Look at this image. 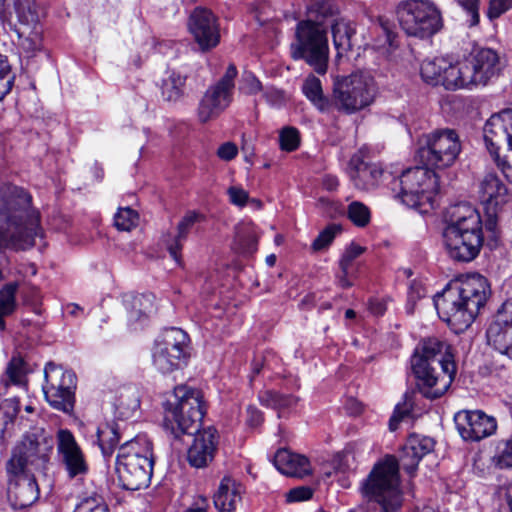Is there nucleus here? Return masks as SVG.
<instances>
[{"instance_id":"f257e3e1","label":"nucleus","mask_w":512,"mask_h":512,"mask_svg":"<svg viewBox=\"0 0 512 512\" xmlns=\"http://www.w3.org/2000/svg\"><path fill=\"white\" fill-rule=\"evenodd\" d=\"M173 395L174 402L168 400L166 403L165 426L175 437L195 434L187 452V460L195 468L206 467L214 459L218 434L213 427L198 431L205 414L202 393L181 385L174 389Z\"/></svg>"},{"instance_id":"f03ea898","label":"nucleus","mask_w":512,"mask_h":512,"mask_svg":"<svg viewBox=\"0 0 512 512\" xmlns=\"http://www.w3.org/2000/svg\"><path fill=\"white\" fill-rule=\"evenodd\" d=\"M42 236L39 214L31 208V196L22 188L7 186L0 197V282L9 259L4 250H27Z\"/></svg>"},{"instance_id":"7ed1b4c3","label":"nucleus","mask_w":512,"mask_h":512,"mask_svg":"<svg viewBox=\"0 0 512 512\" xmlns=\"http://www.w3.org/2000/svg\"><path fill=\"white\" fill-rule=\"evenodd\" d=\"M489 294L487 279L480 274H470L449 283L434 296L433 302L440 319L459 333L473 323Z\"/></svg>"},{"instance_id":"20e7f679","label":"nucleus","mask_w":512,"mask_h":512,"mask_svg":"<svg viewBox=\"0 0 512 512\" xmlns=\"http://www.w3.org/2000/svg\"><path fill=\"white\" fill-rule=\"evenodd\" d=\"M411 368L419 391L429 399L444 395L456 373L450 346L437 338L419 342L411 357Z\"/></svg>"},{"instance_id":"39448f33","label":"nucleus","mask_w":512,"mask_h":512,"mask_svg":"<svg viewBox=\"0 0 512 512\" xmlns=\"http://www.w3.org/2000/svg\"><path fill=\"white\" fill-rule=\"evenodd\" d=\"M444 222L442 238L449 258L461 263L474 260L484 242L479 212L470 204L459 203L446 210Z\"/></svg>"},{"instance_id":"423d86ee","label":"nucleus","mask_w":512,"mask_h":512,"mask_svg":"<svg viewBox=\"0 0 512 512\" xmlns=\"http://www.w3.org/2000/svg\"><path fill=\"white\" fill-rule=\"evenodd\" d=\"M417 455L412 454L403 446L399 459L387 455L377 463L362 485V492L369 500L381 507V512H397L402 506L400 490L399 466L413 476L420 462Z\"/></svg>"},{"instance_id":"0eeeda50","label":"nucleus","mask_w":512,"mask_h":512,"mask_svg":"<svg viewBox=\"0 0 512 512\" xmlns=\"http://www.w3.org/2000/svg\"><path fill=\"white\" fill-rule=\"evenodd\" d=\"M307 9V20L297 24L295 41L291 43V56L293 59H303L318 74L327 71L329 47L326 29L322 20L328 15L330 5L326 0H312Z\"/></svg>"},{"instance_id":"6e6552de","label":"nucleus","mask_w":512,"mask_h":512,"mask_svg":"<svg viewBox=\"0 0 512 512\" xmlns=\"http://www.w3.org/2000/svg\"><path fill=\"white\" fill-rule=\"evenodd\" d=\"M153 466L152 443L146 435H137L120 446L116 472L124 489L135 491L148 487Z\"/></svg>"},{"instance_id":"1a4fd4ad","label":"nucleus","mask_w":512,"mask_h":512,"mask_svg":"<svg viewBox=\"0 0 512 512\" xmlns=\"http://www.w3.org/2000/svg\"><path fill=\"white\" fill-rule=\"evenodd\" d=\"M54 447L51 432L43 427H33L23 434L6 463L7 473L43 469L50 460Z\"/></svg>"},{"instance_id":"9d476101","label":"nucleus","mask_w":512,"mask_h":512,"mask_svg":"<svg viewBox=\"0 0 512 512\" xmlns=\"http://www.w3.org/2000/svg\"><path fill=\"white\" fill-rule=\"evenodd\" d=\"M376 94V82L369 74L356 72L334 78L332 101L339 112L356 113L371 105Z\"/></svg>"},{"instance_id":"9b49d317","label":"nucleus","mask_w":512,"mask_h":512,"mask_svg":"<svg viewBox=\"0 0 512 512\" xmlns=\"http://www.w3.org/2000/svg\"><path fill=\"white\" fill-rule=\"evenodd\" d=\"M396 15L408 36L430 38L443 28L439 7L431 0H404L398 3Z\"/></svg>"},{"instance_id":"f8f14e48","label":"nucleus","mask_w":512,"mask_h":512,"mask_svg":"<svg viewBox=\"0 0 512 512\" xmlns=\"http://www.w3.org/2000/svg\"><path fill=\"white\" fill-rule=\"evenodd\" d=\"M485 146L505 178L512 183V110L492 115L483 127Z\"/></svg>"},{"instance_id":"ddd939ff","label":"nucleus","mask_w":512,"mask_h":512,"mask_svg":"<svg viewBox=\"0 0 512 512\" xmlns=\"http://www.w3.org/2000/svg\"><path fill=\"white\" fill-rule=\"evenodd\" d=\"M398 197L410 208L425 213L433 207L439 190L437 174L428 166H417L404 171L399 178Z\"/></svg>"},{"instance_id":"4468645a","label":"nucleus","mask_w":512,"mask_h":512,"mask_svg":"<svg viewBox=\"0 0 512 512\" xmlns=\"http://www.w3.org/2000/svg\"><path fill=\"white\" fill-rule=\"evenodd\" d=\"M461 152V143L456 131L437 129L422 135L417 155L430 168L445 169L452 166Z\"/></svg>"},{"instance_id":"2eb2a0df","label":"nucleus","mask_w":512,"mask_h":512,"mask_svg":"<svg viewBox=\"0 0 512 512\" xmlns=\"http://www.w3.org/2000/svg\"><path fill=\"white\" fill-rule=\"evenodd\" d=\"M43 393L46 401L56 410L70 413L74 409L77 378L74 372L53 362L44 369Z\"/></svg>"},{"instance_id":"dca6fc26","label":"nucleus","mask_w":512,"mask_h":512,"mask_svg":"<svg viewBox=\"0 0 512 512\" xmlns=\"http://www.w3.org/2000/svg\"><path fill=\"white\" fill-rule=\"evenodd\" d=\"M188 334L180 328L166 329L155 341L153 364L161 373H170L186 364Z\"/></svg>"},{"instance_id":"f3484780","label":"nucleus","mask_w":512,"mask_h":512,"mask_svg":"<svg viewBox=\"0 0 512 512\" xmlns=\"http://www.w3.org/2000/svg\"><path fill=\"white\" fill-rule=\"evenodd\" d=\"M237 74L236 66L230 64L221 79L206 90L198 107L201 122H208L218 117L230 105Z\"/></svg>"},{"instance_id":"a211bd4d","label":"nucleus","mask_w":512,"mask_h":512,"mask_svg":"<svg viewBox=\"0 0 512 512\" xmlns=\"http://www.w3.org/2000/svg\"><path fill=\"white\" fill-rule=\"evenodd\" d=\"M455 424L463 440L471 442L490 437L497 430L496 419L481 410L458 412Z\"/></svg>"},{"instance_id":"6ab92c4d","label":"nucleus","mask_w":512,"mask_h":512,"mask_svg":"<svg viewBox=\"0 0 512 512\" xmlns=\"http://www.w3.org/2000/svg\"><path fill=\"white\" fill-rule=\"evenodd\" d=\"M56 449L59 462L64 466L70 478L87 473L88 465L85 455L70 430L59 429L57 431Z\"/></svg>"},{"instance_id":"aec40b11","label":"nucleus","mask_w":512,"mask_h":512,"mask_svg":"<svg viewBox=\"0 0 512 512\" xmlns=\"http://www.w3.org/2000/svg\"><path fill=\"white\" fill-rule=\"evenodd\" d=\"M188 29L201 51L211 50L220 42L217 18L206 8L194 9L188 20Z\"/></svg>"},{"instance_id":"412c9836","label":"nucleus","mask_w":512,"mask_h":512,"mask_svg":"<svg viewBox=\"0 0 512 512\" xmlns=\"http://www.w3.org/2000/svg\"><path fill=\"white\" fill-rule=\"evenodd\" d=\"M487 343L501 355L512 359V299L498 310L496 320L486 331Z\"/></svg>"},{"instance_id":"4be33fe9","label":"nucleus","mask_w":512,"mask_h":512,"mask_svg":"<svg viewBox=\"0 0 512 512\" xmlns=\"http://www.w3.org/2000/svg\"><path fill=\"white\" fill-rule=\"evenodd\" d=\"M366 159V152L360 149L352 155L347 167V174L353 186L362 191L375 188L383 175V169L379 164L370 163Z\"/></svg>"},{"instance_id":"5701e85b","label":"nucleus","mask_w":512,"mask_h":512,"mask_svg":"<svg viewBox=\"0 0 512 512\" xmlns=\"http://www.w3.org/2000/svg\"><path fill=\"white\" fill-rule=\"evenodd\" d=\"M8 501L14 509H24L33 505L39 498V487L30 471L8 473Z\"/></svg>"},{"instance_id":"b1692460","label":"nucleus","mask_w":512,"mask_h":512,"mask_svg":"<svg viewBox=\"0 0 512 512\" xmlns=\"http://www.w3.org/2000/svg\"><path fill=\"white\" fill-rule=\"evenodd\" d=\"M471 68L475 86L486 85L492 78L498 76L501 70L500 57L490 48H481L467 58Z\"/></svg>"},{"instance_id":"393cba45","label":"nucleus","mask_w":512,"mask_h":512,"mask_svg":"<svg viewBox=\"0 0 512 512\" xmlns=\"http://www.w3.org/2000/svg\"><path fill=\"white\" fill-rule=\"evenodd\" d=\"M16 10L21 21L36 22V12L32 1L27 0L26 4L20 0L16 3ZM28 23L25 24L24 28L19 30L20 46L27 53H34L41 49L42 38L41 29L38 25H35L32 30L28 29Z\"/></svg>"},{"instance_id":"a878e982","label":"nucleus","mask_w":512,"mask_h":512,"mask_svg":"<svg viewBox=\"0 0 512 512\" xmlns=\"http://www.w3.org/2000/svg\"><path fill=\"white\" fill-rule=\"evenodd\" d=\"M479 197L482 203L494 209L509 201L508 189L495 173H487L481 179Z\"/></svg>"},{"instance_id":"bb28decb","label":"nucleus","mask_w":512,"mask_h":512,"mask_svg":"<svg viewBox=\"0 0 512 512\" xmlns=\"http://www.w3.org/2000/svg\"><path fill=\"white\" fill-rule=\"evenodd\" d=\"M274 465L279 472L291 477L302 478L311 473L308 458L287 449H280L276 452Z\"/></svg>"},{"instance_id":"cd10ccee","label":"nucleus","mask_w":512,"mask_h":512,"mask_svg":"<svg viewBox=\"0 0 512 512\" xmlns=\"http://www.w3.org/2000/svg\"><path fill=\"white\" fill-rule=\"evenodd\" d=\"M242 486L231 477H224L214 494V505L221 512H233L241 502Z\"/></svg>"},{"instance_id":"c85d7f7f","label":"nucleus","mask_w":512,"mask_h":512,"mask_svg":"<svg viewBox=\"0 0 512 512\" xmlns=\"http://www.w3.org/2000/svg\"><path fill=\"white\" fill-rule=\"evenodd\" d=\"M204 220V215L196 211H188L177 225V234L174 237L168 236L165 240L167 250L171 257L180 263V251L193 226Z\"/></svg>"},{"instance_id":"c756f323","label":"nucleus","mask_w":512,"mask_h":512,"mask_svg":"<svg viewBox=\"0 0 512 512\" xmlns=\"http://www.w3.org/2000/svg\"><path fill=\"white\" fill-rule=\"evenodd\" d=\"M447 65L442 78V85L446 89L471 88L475 86L467 58L456 63H452L447 59Z\"/></svg>"},{"instance_id":"7c9ffc66","label":"nucleus","mask_w":512,"mask_h":512,"mask_svg":"<svg viewBox=\"0 0 512 512\" xmlns=\"http://www.w3.org/2000/svg\"><path fill=\"white\" fill-rule=\"evenodd\" d=\"M29 368L25 360L19 355H14L8 362L1 383L5 388L11 385L25 387Z\"/></svg>"},{"instance_id":"2f4dec72","label":"nucleus","mask_w":512,"mask_h":512,"mask_svg":"<svg viewBox=\"0 0 512 512\" xmlns=\"http://www.w3.org/2000/svg\"><path fill=\"white\" fill-rule=\"evenodd\" d=\"M97 440L105 458L111 457L120 441V426L117 422H106L97 429Z\"/></svg>"},{"instance_id":"473e14b6","label":"nucleus","mask_w":512,"mask_h":512,"mask_svg":"<svg viewBox=\"0 0 512 512\" xmlns=\"http://www.w3.org/2000/svg\"><path fill=\"white\" fill-rule=\"evenodd\" d=\"M364 251L365 248L354 243L345 249L339 261L341 273L338 275V283L340 287L349 288L353 285L352 281L350 280V278L354 276L352 270L353 262L356 258L362 255Z\"/></svg>"},{"instance_id":"72a5a7b5","label":"nucleus","mask_w":512,"mask_h":512,"mask_svg":"<svg viewBox=\"0 0 512 512\" xmlns=\"http://www.w3.org/2000/svg\"><path fill=\"white\" fill-rule=\"evenodd\" d=\"M19 411L20 403L18 399H0V439H4L11 432Z\"/></svg>"},{"instance_id":"f704fd0d","label":"nucleus","mask_w":512,"mask_h":512,"mask_svg":"<svg viewBox=\"0 0 512 512\" xmlns=\"http://www.w3.org/2000/svg\"><path fill=\"white\" fill-rule=\"evenodd\" d=\"M235 245L243 254H252L257 250L258 236L251 223H240L236 226Z\"/></svg>"},{"instance_id":"c9c22d12","label":"nucleus","mask_w":512,"mask_h":512,"mask_svg":"<svg viewBox=\"0 0 512 512\" xmlns=\"http://www.w3.org/2000/svg\"><path fill=\"white\" fill-rule=\"evenodd\" d=\"M447 58L438 57L432 60H424L421 64L420 73L423 80L432 85H442Z\"/></svg>"},{"instance_id":"e433bc0d","label":"nucleus","mask_w":512,"mask_h":512,"mask_svg":"<svg viewBox=\"0 0 512 512\" xmlns=\"http://www.w3.org/2000/svg\"><path fill=\"white\" fill-rule=\"evenodd\" d=\"M354 33L355 29L349 21L335 20L332 24V36L336 49L350 50L352 48L351 38Z\"/></svg>"},{"instance_id":"4c0bfd02","label":"nucleus","mask_w":512,"mask_h":512,"mask_svg":"<svg viewBox=\"0 0 512 512\" xmlns=\"http://www.w3.org/2000/svg\"><path fill=\"white\" fill-rule=\"evenodd\" d=\"M302 91L320 111L324 112L328 109L329 101L324 97L321 81L317 77L308 76L303 83Z\"/></svg>"},{"instance_id":"58836bf2","label":"nucleus","mask_w":512,"mask_h":512,"mask_svg":"<svg viewBox=\"0 0 512 512\" xmlns=\"http://www.w3.org/2000/svg\"><path fill=\"white\" fill-rule=\"evenodd\" d=\"M186 77L178 72H171L163 81L162 96L167 101H177L184 94Z\"/></svg>"},{"instance_id":"ea45409f","label":"nucleus","mask_w":512,"mask_h":512,"mask_svg":"<svg viewBox=\"0 0 512 512\" xmlns=\"http://www.w3.org/2000/svg\"><path fill=\"white\" fill-rule=\"evenodd\" d=\"M18 285L9 283L0 290V330L5 329L4 318L11 315L16 308L15 294Z\"/></svg>"},{"instance_id":"a19ab883","label":"nucleus","mask_w":512,"mask_h":512,"mask_svg":"<svg viewBox=\"0 0 512 512\" xmlns=\"http://www.w3.org/2000/svg\"><path fill=\"white\" fill-rule=\"evenodd\" d=\"M261 403L274 409L289 408L294 406L298 399L290 394H282L277 391H266L260 396Z\"/></svg>"},{"instance_id":"79ce46f5","label":"nucleus","mask_w":512,"mask_h":512,"mask_svg":"<svg viewBox=\"0 0 512 512\" xmlns=\"http://www.w3.org/2000/svg\"><path fill=\"white\" fill-rule=\"evenodd\" d=\"M434 440L427 436L411 435L403 446L408 452L419 456L422 459L425 455L434 449Z\"/></svg>"},{"instance_id":"37998d69","label":"nucleus","mask_w":512,"mask_h":512,"mask_svg":"<svg viewBox=\"0 0 512 512\" xmlns=\"http://www.w3.org/2000/svg\"><path fill=\"white\" fill-rule=\"evenodd\" d=\"M139 223V214L130 207L119 208L114 216V225L120 231H131Z\"/></svg>"},{"instance_id":"c03bdc74","label":"nucleus","mask_w":512,"mask_h":512,"mask_svg":"<svg viewBox=\"0 0 512 512\" xmlns=\"http://www.w3.org/2000/svg\"><path fill=\"white\" fill-rule=\"evenodd\" d=\"M492 461L500 469L512 468V437L498 442Z\"/></svg>"},{"instance_id":"a18cd8bd","label":"nucleus","mask_w":512,"mask_h":512,"mask_svg":"<svg viewBox=\"0 0 512 512\" xmlns=\"http://www.w3.org/2000/svg\"><path fill=\"white\" fill-rule=\"evenodd\" d=\"M347 214L351 222L357 227H365L370 222V210L362 202L353 201L350 203L348 206Z\"/></svg>"},{"instance_id":"49530a36","label":"nucleus","mask_w":512,"mask_h":512,"mask_svg":"<svg viewBox=\"0 0 512 512\" xmlns=\"http://www.w3.org/2000/svg\"><path fill=\"white\" fill-rule=\"evenodd\" d=\"M14 79L7 57L0 54V100L11 91Z\"/></svg>"},{"instance_id":"de8ad7c7","label":"nucleus","mask_w":512,"mask_h":512,"mask_svg":"<svg viewBox=\"0 0 512 512\" xmlns=\"http://www.w3.org/2000/svg\"><path fill=\"white\" fill-rule=\"evenodd\" d=\"M382 38L376 40L374 48L381 51L385 55H390L392 51L397 47L396 34H394L387 25L381 23L380 25Z\"/></svg>"},{"instance_id":"09e8293b","label":"nucleus","mask_w":512,"mask_h":512,"mask_svg":"<svg viewBox=\"0 0 512 512\" xmlns=\"http://www.w3.org/2000/svg\"><path fill=\"white\" fill-rule=\"evenodd\" d=\"M280 148L284 151H294L299 147L300 134L294 127H285L279 134Z\"/></svg>"},{"instance_id":"8fccbe9b","label":"nucleus","mask_w":512,"mask_h":512,"mask_svg":"<svg viewBox=\"0 0 512 512\" xmlns=\"http://www.w3.org/2000/svg\"><path fill=\"white\" fill-rule=\"evenodd\" d=\"M341 231L340 226L336 224L326 227L314 240L312 247L314 250L319 251L326 248L331 244L335 236Z\"/></svg>"},{"instance_id":"3c124183","label":"nucleus","mask_w":512,"mask_h":512,"mask_svg":"<svg viewBox=\"0 0 512 512\" xmlns=\"http://www.w3.org/2000/svg\"><path fill=\"white\" fill-rule=\"evenodd\" d=\"M74 512H109V509L100 497H88L76 506Z\"/></svg>"},{"instance_id":"603ef678","label":"nucleus","mask_w":512,"mask_h":512,"mask_svg":"<svg viewBox=\"0 0 512 512\" xmlns=\"http://www.w3.org/2000/svg\"><path fill=\"white\" fill-rule=\"evenodd\" d=\"M239 90L246 95H254L264 88L261 82L251 73H246L242 77V81Z\"/></svg>"},{"instance_id":"864d4df0","label":"nucleus","mask_w":512,"mask_h":512,"mask_svg":"<svg viewBox=\"0 0 512 512\" xmlns=\"http://www.w3.org/2000/svg\"><path fill=\"white\" fill-rule=\"evenodd\" d=\"M510 8L512 0H490L487 15L490 19H496Z\"/></svg>"},{"instance_id":"5fc2aeb1","label":"nucleus","mask_w":512,"mask_h":512,"mask_svg":"<svg viewBox=\"0 0 512 512\" xmlns=\"http://www.w3.org/2000/svg\"><path fill=\"white\" fill-rule=\"evenodd\" d=\"M229 201L238 207H243L249 200V194L240 186H231L227 190Z\"/></svg>"},{"instance_id":"6e6d98bb","label":"nucleus","mask_w":512,"mask_h":512,"mask_svg":"<svg viewBox=\"0 0 512 512\" xmlns=\"http://www.w3.org/2000/svg\"><path fill=\"white\" fill-rule=\"evenodd\" d=\"M458 3L470 17L469 25H477L479 23V0H458Z\"/></svg>"},{"instance_id":"4d7b16f0","label":"nucleus","mask_w":512,"mask_h":512,"mask_svg":"<svg viewBox=\"0 0 512 512\" xmlns=\"http://www.w3.org/2000/svg\"><path fill=\"white\" fill-rule=\"evenodd\" d=\"M263 96L267 103L273 107H280L285 102L283 92L274 87L265 88L263 90Z\"/></svg>"},{"instance_id":"13d9d810","label":"nucleus","mask_w":512,"mask_h":512,"mask_svg":"<svg viewBox=\"0 0 512 512\" xmlns=\"http://www.w3.org/2000/svg\"><path fill=\"white\" fill-rule=\"evenodd\" d=\"M411 405L405 403L403 406L397 405L389 421L390 430H396L398 423L410 412Z\"/></svg>"},{"instance_id":"bf43d9fd","label":"nucleus","mask_w":512,"mask_h":512,"mask_svg":"<svg viewBox=\"0 0 512 512\" xmlns=\"http://www.w3.org/2000/svg\"><path fill=\"white\" fill-rule=\"evenodd\" d=\"M237 153L238 148L232 142H226L222 144L217 150L218 157L224 161H230L234 159L237 156Z\"/></svg>"},{"instance_id":"052dcab7","label":"nucleus","mask_w":512,"mask_h":512,"mask_svg":"<svg viewBox=\"0 0 512 512\" xmlns=\"http://www.w3.org/2000/svg\"><path fill=\"white\" fill-rule=\"evenodd\" d=\"M313 491L309 487H298L289 491L288 501H305L312 497Z\"/></svg>"},{"instance_id":"680f3d73","label":"nucleus","mask_w":512,"mask_h":512,"mask_svg":"<svg viewBox=\"0 0 512 512\" xmlns=\"http://www.w3.org/2000/svg\"><path fill=\"white\" fill-rule=\"evenodd\" d=\"M247 415V423L252 427L258 426L263 420L262 413L253 406L247 408Z\"/></svg>"},{"instance_id":"e2e57ef3","label":"nucleus","mask_w":512,"mask_h":512,"mask_svg":"<svg viewBox=\"0 0 512 512\" xmlns=\"http://www.w3.org/2000/svg\"><path fill=\"white\" fill-rule=\"evenodd\" d=\"M142 298L139 296L133 297V307L136 308L141 304ZM145 316L141 310L133 309L129 313V321H138L141 320Z\"/></svg>"},{"instance_id":"0e129e2a","label":"nucleus","mask_w":512,"mask_h":512,"mask_svg":"<svg viewBox=\"0 0 512 512\" xmlns=\"http://www.w3.org/2000/svg\"><path fill=\"white\" fill-rule=\"evenodd\" d=\"M339 185L338 178L333 175H326L323 178V186L329 191L335 190Z\"/></svg>"},{"instance_id":"69168bd1","label":"nucleus","mask_w":512,"mask_h":512,"mask_svg":"<svg viewBox=\"0 0 512 512\" xmlns=\"http://www.w3.org/2000/svg\"><path fill=\"white\" fill-rule=\"evenodd\" d=\"M369 309L373 314L380 316L384 314L386 307L382 302L374 300L370 302Z\"/></svg>"},{"instance_id":"338daca9","label":"nucleus","mask_w":512,"mask_h":512,"mask_svg":"<svg viewBox=\"0 0 512 512\" xmlns=\"http://www.w3.org/2000/svg\"><path fill=\"white\" fill-rule=\"evenodd\" d=\"M416 292V297L421 298L424 296V289L420 285L413 284L411 286L410 298H414L413 293Z\"/></svg>"},{"instance_id":"774afa93","label":"nucleus","mask_w":512,"mask_h":512,"mask_svg":"<svg viewBox=\"0 0 512 512\" xmlns=\"http://www.w3.org/2000/svg\"><path fill=\"white\" fill-rule=\"evenodd\" d=\"M68 308L70 309L69 313L74 316H76L79 311H82V309L76 304H69Z\"/></svg>"}]
</instances>
